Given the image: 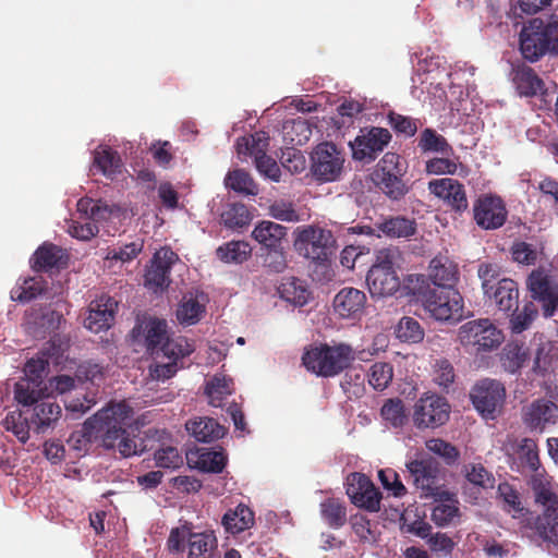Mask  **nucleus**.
Instances as JSON below:
<instances>
[{
  "label": "nucleus",
  "instance_id": "1",
  "mask_svg": "<svg viewBox=\"0 0 558 558\" xmlns=\"http://www.w3.org/2000/svg\"><path fill=\"white\" fill-rule=\"evenodd\" d=\"M534 500L544 507L541 514H530L520 524L522 535L533 541L558 544V495L545 469L531 473L527 481Z\"/></svg>",
  "mask_w": 558,
  "mask_h": 558
},
{
  "label": "nucleus",
  "instance_id": "2",
  "mask_svg": "<svg viewBox=\"0 0 558 558\" xmlns=\"http://www.w3.org/2000/svg\"><path fill=\"white\" fill-rule=\"evenodd\" d=\"M133 409L125 402H110L92 416L93 427L101 434L106 449H117L123 458L142 452L141 444L130 437L126 427L131 425Z\"/></svg>",
  "mask_w": 558,
  "mask_h": 558
},
{
  "label": "nucleus",
  "instance_id": "3",
  "mask_svg": "<svg viewBox=\"0 0 558 558\" xmlns=\"http://www.w3.org/2000/svg\"><path fill=\"white\" fill-rule=\"evenodd\" d=\"M519 48L523 59L532 63L545 54L558 56V16L526 22L520 32Z\"/></svg>",
  "mask_w": 558,
  "mask_h": 558
},
{
  "label": "nucleus",
  "instance_id": "4",
  "mask_svg": "<svg viewBox=\"0 0 558 558\" xmlns=\"http://www.w3.org/2000/svg\"><path fill=\"white\" fill-rule=\"evenodd\" d=\"M355 361V351L348 343L319 344L305 351L302 356L307 371L322 377H335Z\"/></svg>",
  "mask_w": 558,
  "mask_h": 558
},
{
  "label": "nucleus",
  "instance_id": "5",
  "mask_svg": "<svg viewBox=\"0 0 558 558\" xmlns=\"http://www.w3.org/2000/svg\"><path fill=\"white\" fill-rule=\"evenodd\" d=\"M293 235V246L298 254L315 264L327 262L335 248L332 232L318 225L300 226Z\"/></svg>",
  "mask_w": 558,
  "mask_h": 558
},
{
  "label": "nucleus",
  "instance_id": "6",
  "mask_svg": "<svg viewBox=\"0 0 558 558\" xmlns=\"http://www.w3.org/2000/svg\"><path fill=\"white\" fill-rule=\"evenodd\" d=\"M418 294L424 308L436 320L459 322L463 318V298L454 287L428 288Z\"/></svg>",
  "mask_w": 558,
  "mask_h": 558
},
{
  "label": "nucleus",
  "instance_id": "7",
  "mask_svg": "<svg viewBox=\"0 0 558 558\" xmlns=\"http://www.w3.org/2000/svg\"><path fill=\"white\" fill-rule=\"evenodd\" d=\"M412 484L420 497L433 500H448L450 493L444 488L439 463L432 457L416 459L407 463Z\"/></svg>",
  "mask_w": 558,
  "mask_h": 558
},
{
  "label": "nucleus",
  "instance_id": "8",
  "mask_svg": "<svg viewBox=\"0 0 558 558\" xmlns=\"http://www.w3.org/2000/svg\"><path fill=\"white\" fill-rule=\"evenodd\" d=\"M460 343L475 352H487L498 348L504 341L502 332L488 318L464 323L458 331Z\"/></svg>",
  "mask_w": 558,
  "mask_h": 558
},
{
  "label": "nucleus",
  "instance_id": "9",
  "mask_svg": "<svg viewBox=\"0 0 558 558\" xmlns=\"http://www.w3.org/2000/svg\"><path fill=\"white\" fill-rule=\"evenodd\" d=\"M344 157L331 142L319 143L311 154V172L322 183L338 181L343 170Z\"/></svg>",
  "mask_w": 558,
  "mask_h": 558
},
{
  "label": "nucleus",
  "instance_id": "10",
  "mask_svg": "<svg viewBox=\"0 0 558 558\" xmlns=\"http://www.w3.org/2000/svg\"><path fill=\"white\" fill-rule=\"evenodd\" d=\"M531 298L541 303L543 316L550 318L558 308V281L544 268L534 269L526 279Z\"/></svg>",
  "mask_w": 558,
  "mask_h": 558
},
{
  "label": "nucleus",
  "instance_id": "11",
  "mask_svg": "<svg viewBox=\"0 0 558 558\" xmlns=\"http://www.w3.org/2000/svg\"><path fill=\"white\" fill-rule=\"evenodd\" d=\"M470 398L483 417L495 418L505 402L506 389L500 381L485 378L474 385Z\"/></svg>",
  "mask_w": 558,
  "mask_h": 558
},
{
  "label": "nucleus",
  "instance_id": "12",
  "mask_svg": "<svg viewBox=\"0 0 558 558\" xmlns=\"http://www.w3.org/2000/svg\"><path fill=\"white\" fill-rule=\"evenodd\" d=\"M450 405L437 395L421 397L414 404L413 423L417 428H436L449 420Z\"/></svg>",
  "mask_w": 558,
  "mask_h": 558
},
{
  "label": "nucleus",
  "instance_id": "13",
  "mask_svg": "<svg viewBox=\"0 0 558 558\" xmlns=\"http://www.w3.org/2000/svg\"><path fill=\"white\" fill-rule=\"evenodd\" d=\"M389 130L379 126L361 129L360 134L351 143L352 156L360 161H374L391 142Z\"/></svg>",
  "mask_w": 558,
  "mask_h": 558
},
{
  "label": "nucleus",
  "instance_id": "14",
  "mask_svg": "<svg viewBox=\"0 0 558 558\" xmlns=\"http://www.w3.org/2000/svg\"><path fill=\"white\" fill-rule=\"evenodd\" d=\"M269 145V136L264 131H258L246 137V156L253 157V162L260 175L274 182H279L281 169L277 161L266 154Z\"/></svg>",
  "mask_w": 558,
  "mask_h": 558
},
{
  "label": "nucleus",
  "instance_id": "15",
  "mask_svg": "<svg viewBox=\"0 0 558 558\" xmlns=\"http://www.w3.org/2000/svg\"><path fill=\"white\" fill-rule=\"evenodd\" d=\"M347 495L351 502L369 512L380 509L381 494L371 478L359 472L351 473L347 480Z\"/></svg>",
  "mask_w": 558,
  "mask_h": 558
},
{
  "label": "nucleus",
  "instance_id": "16",
  "mask_svg": "<svg viewBox=\"0 0 558 558\" xmlns=\"http://www.w3.org/2000/svg\"><path fill=\"white\" fill-rule=\"evenodd\" d=\"M508 217L505 202L496 195H482L473 204V218L484 230L501 228Z\"/></svg>",
  "mask_w": 558,
  "mask_h": 558
},
{
  "label": "nucleus",
  "instance_id": "17",
  "mask_svg": "<svg viewBox=\"0 0 558 558\" xmlns=\"http://www.w3.org/2000/svg\"><path fill=\"white\" fill-rule=\"evenodd\" d=\"M179 260V256L170 247H161L158 250L147 267L144 282L145 287L154 290L166 289L169 287L170 272L172 266Z\"/></svg>",
  "mask_w": 558,
  "mask_h": 558
},
{
  "label": "nucleus",
  "instance_id": "18",
  "mask_svg": "<svg viewBox=\"0 0 558 558\" xmlns=\"http://www.w3.org/2000/svg\"><path fill=\"white\" fill-rule=\"evenodd\" d=\"M63 316L49 306L32 307L25 314V330L36 339H44L60 328Z\"/></svg>",
  "mask_w": 558,
  "mask_h": 558
},
{
  "label": "nucleus",
  "instance_id": "19",
  "mask_svg": "<svg viewBox=\"0 0 558 558\" xmlns=\"http://www.w3.org/2000/svg\"><path fill=\"white\" fill-rule=\"evenodd\" d=\"M428 190L444 201L457 214L464 213L469 207L465 187L452 178L435 179L428 182Z\"/></svg>",
  "mask_w": 558,
  "mask_h": 558
},
{
  "label": "nucleus",
  "instance_id": "20",
  "mask_svg": "<svg viewBox=\"0 0 558 558\" xmlns=\"http://www.w3.org/2000/svg\"><path fill=\"white\" fill-rule=\"evenodd\" d=\"M118 302L110 295L102 294L89 304L88 315L84 325L90 331L98 333L111 327L114 320Z\"/></svg>",
  "mask_w": 558,
  "mask_h": 558
},
{
  "label": "nucleus",
  "instance_id": "21",
  "mask_svg": "<svg viewBox=\"0 0 558 558\" xmlns=\"http://www.w3.org/2000/svg\"><path fill=\"white\" fill-rule=\"evenodd\" d=\"M167 327L165 319L149 317L137 323L132 333L135 339L143 337L147 351L158 355L161 345L168 338Z\"/></svg>",
  "mask_w": 558,
  "mask_h": 558
},
{
  "label": "nucleus",
  "instance_id": "22",
  "mask_svg": "<svg viewBox=\"0 0 558 558\" xmlns=\"http://www.w3.org/2000/svg\"><path fill=\"white\" fill-rule=\"evenodd\" d=\"M483 293L500 312L509 314L518 311L519 288L514 280L501 278L492 287V290Z\"/></svg>",
  "mask_w": 558,
  "mask_h": 558
},
{
  "label": "nucleus",
  "instance_id": "23",
  "mask_svg": "<svg viewBox=\"0 0 558 558\" xmlns=\"http://www.w3.org/2000/svg\"><path fill=\"white\" fill-rule=\"evenodd\" d=\"M366 294L355 288H342L333 299L335 312L342 318L359 319L364 313Z\"/></svg>",
  "mask_w": 558,
  "mask_h": 558
},
{
  "label": "nucleus",
  "instance_id": "24",
  "mask_svg": "<svg viewBox=\"0 0 558 558\" xmlns=\"http://www.w3.org/2000/svg\"><path fill=\"white\" fill-rule=\"evenodd\" d=\"M523 422L530 429H543L558 420V405L547 399L533 401L523 411Z\"/></svg>",
  "mask_w": 558,
  "mask_h": 558
},
{
  "label": "nucleus",
  "instance_id": "25",
  "mask_svg": "<svg viewBox=\"0 0 558 558\" xmlns=\"http://www.w3.org/2000/svg\"><path fill=\"white\" fill-rule=\"evenodd\" d=\"M63 343L60 339H51L46 343V347L38 353L36 357L29 359L24 366L23 378L33 380L38 384H43V376L47 367L49 366V359H58L62 355Z\"/></svg>",
  "mask_w": 558,
  "mask_h": 558
},
{
  "label": "nucleus",
  "instance_id": "26",
  "mask_svg": "<svg viewBox=\"0 0 558 558\" xmlns=\"http://www.w3.org/2000/svg\"><path fill=\"white\" fill-rule=\"evenodd\" d=\"M234 391L233 379L222 373L207 376L204 384V395L209 405L222 408L226 399Z\"/></svg>",
  "mask_w": 558,
  "mask_h": 558
},
{
  "label": "nucleus",
  "instance_id": "27",
  "mask_svg": "<svg viewBox=\"0 0 558 558\" xmlns=\"http://www.w3.org/2000/svg\"><path fill=\"white\" fill-rule=\"evenodd\" d=\"M190 468L207 473H220L226 465V457L222 451L208 448H197L186 453Z\"/></svg>",
  "mask_w": 558,
  "mask_h": 558
},
{
  "label": "nucleus",
  "instance_id": "28",
  "mask_svg": "<svg viewBox=\"0 0 558 558\" xmlns=\"http://www.w3.org/2000/svg\"><path fill=\"white\" fill-rule=\"evenodd\" d=\"M366 282L373 296L392 295L400 288V279L396 270H380L378 267H371Z\"/></svg>",
  "mask_w": 558,
  "mask_h": 558
},
{
  "label": "nucleus",
  "instance_id": "29",
  "mask_svg": "<svg viewBox=\"0 0 558 558\" xmlns=\"http://www.w3.org/2000/svg\"><path fill=\"white\" fill-rule=\"evenodd\" d=\"M428 277L434 288L454 287L459 279L457 265L447 256H435L428 266Z\"/></svg>",
  "mask_w": 558,
  "mask_h": 558
},
{
  "label": "nucleus",
  "instance_id": "30",
  "mask_svg": "<svg viewBox=\"0 0 558 558\" xmlns=\"http://www.w3.org/2000/svg\"><path fill=\"white\" fill-rule=\"evenodd\" d=\"M513 82L521 96H543L547 92L544 81L536 74V72L531 66H527L525 64L519 65L514 70Z\"/></svg>",
  "mask_w": 558,
  "mask_h": 558
},
{
  "label": "nucleus",
  "instance_id": "31",
  "mask_svg": "<svg viewBox=\"0 0 558 558\" xmlns=\"http://www.w3.org/2000/svg\"><path fill=\"white\" fill-rule=\"evenodd\" d=\"M48 291V281L43 277L20 278L10 291L14 302L28 303Z\"/></svg>",
  "mask_w": 558,
  "mask_h": 558
},
{
  "label": "nucleus",
  "instance_id": "32",
  "mask_svg": "<svg viewBox=\"0 0 558 558\" xmlns=\"http://www.w3.org/2000/svg\"><path fill=\"white\" fill-rule=\"evenodd\" d=\"M186 429L201 442H213L222 438L226 427L211 417H199L186 423Z\"/></svg>",
  "mask_w": 558,
  "mask_h": 558
},
{
  "label": "nucleus",
  "instance_id": "33",
  "mask_svg": "<svg viewBox=\"0 0 558 558\" xmlns=\"http://www.w3.org/2000/svg\"><path fill=\"white\" fill-rule=\"evenodd\" d=\"M378 231L391 239H409L416 233V222L414 219L404 216H393L376 222Z\"/></svg>",
  "mask_w": 558,
  "mask_h": 558
},
{
  "label": "nucleus",
  "instance_id": "34",
  "mask_svg": "<svg viewBox=\"0 0 558 558\" xmlns=\"http://www.w3.org/2000/svg\"><path fill=\"white\" fill-rule=\"evenodd\" d=\"M286 235V227L267 220L259 222L252 231L253 239L265 250L282 245Z\"/></svg>",
  "mask_w": 558,
  "mask_h": 558
},
{
  "label": "nucleus",
  "instance_id": "35",
  "mask_svg": "<svg viewBox=\"0 0 558 558\" xmlns=\"http://www.w3.org/2000/svg\"><path fill=\"white\" fill-rule=\"evenodd\" d=\"M61 407L50 398L41 399L34 408L32 423L36 425L38 433L51 427L61 416Z\"/></svg>",
  "mask_w": 558,
  "mask_h": 558
},
{
  "label": "nucleus",
  "instance_id": "36",
  "mask_svg": "<svg viewBox=\"0 0 558 558\" xmlns=\"http://www.w3.org/2000/svg\"><path fill=\"white\" fill-rule=\"evenodd\" d=\"M122 160L118 151L108 146H99L94 151L93 167L97 168L105 177L113 180L121 173Z\"/></svg>",
  "mask_w": 558,
  "mask_h": 558
},
{
  "label": "nucleus",
  "instance_id": "37",
  "mask_svg": "<svg viewBox=\"0 0 558 558\" xmlns=\"http://www.w3.org/2000/svg\"><path fill=\"white\" fill-rule=\"evenodd\" d=\"M497 494L502 499V509L512 515L513 519H519L520 522L534 514L525 508L521 501L519 492L509 483L502 482L498 485Z\"/></svg>",
  "mask_w": 558,
  "mask_h": 558
},
{
  "label": "nucleus",
  "instance_id": "38",
  "mask_svg": "<svg viewBox=\"0 0 558 558\" xmlns=\"http://www.w3.org/2000/svg\"><path fill=\"white\" fill-rule=\"evenodd\" d=\"M206 313L205 299L189 295L183 296L177 308V319L183 326H192L197 324Z\"/></svg>",
  "mask_w": 558,
  "mask_h": 558
},
{
  "label": "nucleus",
  "instance_id": "39",
  "mask_svg": "<svg viewBox=\"0 0 558 558\" xmlns=\"http://www.w3.org/2000/svg\"><path fill=\"white\" fill-rule=\"evenodd\" d=\"M277 290L281 299L295 306L305 305L311 295L306 283L296 277L283 278Z\"/></svg>",
  "mask_w": 558,
  "mask_h": 558
},
{
  "label": "nucleus",
  "instance_id": "40",
  "mask_svg": "<svg viewBox=\"0 0 558 558\" xmlns=\"http://www.w3.org/2000/svg\"><path fill=\"white\" fill-rule=\"evenodd\" d=\"M218 543L214 531L190 533L189 558H213Z\"/></svg>",
  "mask_w": 558,
  "mask_h": 558
},
{
  "label": "nucleus",
  "instance_id": "41",
  "mask_svg": "<svg viewBox=\"0 0 558 558\" xmlns=\"http://www.w3.org/2000/svg\"><path fill=\"white\" fill-rule=\"evenodd\" d=\"M63 250L52 243H44L34 254L33 268L37 271L59 268L63 263Z\"/></svg>",
  "mask_w": 558,
  "mask_h": 558
},
{
  "label": "nucleus",
  "instance_id": "42",
  "mask_svg": "<svg viewBox=\"0 0 558 558\" xmlns=\"http://www.w3.org/2000/svg\"><path fill=\"white\" fill-rule=\"evenodd\" d=\"M529 360L527 349L523 343L510 342L501 353L500 362L505 371L514 374L521 369Z\"/></svg>",
  "mask_w": 558,
  "mask_h": 558
},
{
  "label": "nucleus",
  "instance_id": "43",
  "mask_svg": "<svg viewBox=\"0 0 558 558\" xmlns=\"http://www.w3.org/2000/svg\"><path fill=\"white\" fill-rule=\"evenodd\" d=\"M41 392L40 384L25 378H21L14 386V399L22 405H36L41 400Z\"/></svg>",
  "mask_w": 558,
  "mask_h": 558
},
{
  "label": "nucleus",
  "instance_id": "44",
  "mask_svg": "<svg viewBox=\"0 0 558 558\" xmlns=\"http://www.w3.org/2000/svg\"><path fill=\"white\" fill-rule=\"evenodd\" d=\"M518 459L523 468H526L531 473L542 470L538 447L535 440L531 438H523L518 445L517 449Z\"/></svg>",
  "mask_w": 558,
  "mask_h": 558
},
{
  "label": "nucleus",
  "instance_id": "45",
  "mask_svg": "<svg viewBox=\"0 0 558 558\" xmlns=\"http://www.w3.org/2000/svg\"><path fill=\"white\" fill-rule=\"evenodd\" d=\"M375 183L390 199L399 201L408 193V186L402 180L403 174L374 175Z\"/></svg>",
  "mask_w": 558,
  "mask_h": 558
},
{
  "label": "nucleus",
  "instance_id": "46",
  "mask_svg": "<svg viewBox=\"0 0 558 558\" xmlns=\"http://www.w3.org/2000/svg\"><path fill=\"white\" fill-rule=\"evenodd\" d=\"M418 147L423 151L439 153L444 156H450L453 153V149L447 140L433 129H425L421 133Z\"/></svg>",
  "mask_w": 558,
  "mask_h": 558
},
{
  "label": "nucleus",
  "instance_id": "47",
  "mask_svg": "<svg viewBox=\"0 0 558 558\" xmlns=\"http://www.w3.org/2000/svg\"><path fill=\"white\" fill-rule=\"evenodd\" d=\"M380 414L393 427H402L408 421L404 403L398 398L386 400L381 407Z\"/></svg>",
  "mask_w": 558,
  "mask_h": 558
},
{
  "label": "nucleus",
  "instance_id": "48",
  "mask_svg": "<svg viewBox=\"0 0 558 558\" xmlns=\"http://www.w3.org/2000/svg\"><path fill=\"white\" fill-rule=\"evenodd\" d=\"M452 496L453 495L450 493L448 500H438L439 504L434 507L432 511V520L437 526L444 527L450 524L452 520L458 517V501L453 500Z\"/></svg>",
  "mask_w": 558,
  "mask_h": 558
},
{
  "label": "nucleus",
  "instance_id": "49",
  "mask_svg": "<svg viewBox=\"0 0 558 558\" xmlns=\"http://www.w3.org/2000/svg\"><path fill=\"white\" fill-rule=\"evenodd\" d=\"M322 515L331 527H341L347 521L345 507L337 499H326L320 505Z\"/></svg>",
  "mask_w": 558,
  "mask_h": 558
},
{
  "label": "nucleus",
  "instance_id": "50",
  "mask_svg": "<svg viewBox=\"0 0 558 558\" xmlns=\"http://www.w3.org/2000/svg\"><path fill=\"white\" fill-rule=\"evenodd\" d=\"M510 328L513 333H521L529 329L538 315V310L533 302H526L519 312H511Z\"/></svg>",
  "mask_w": 558,
  "mask_h": 558
},
{
  "label": "nucleus",
  "instance_id": "51",
  "mask_svg": "<svg viewBox=\"0 0 558 558\" xmlns=\"http://www.w3.org/2000/svg\"><path fill=\"white\" fill-rule=\"evenodd\" d=\"M393 367L386 362H377L372 365L368 372V383L376 390H384L391 383Z\"/></svg>",
  "mask_w": 558,
  "mask_h": 558
},
{
  "label": "nucleus",
  "instance_id": "52",
  "mask_svg": "<svg viewBox=\"0 0 558 558\" xmlns=\"http://www.w3.org/2000/svg\"><path fill=\"white\" fill-rule=\"evenodd\" d=\"M144 248V241L142 239H137L133 242L126 243L119 247L108 248L106 259L107 260H116L121 263H128L133 260L138 256V254Z\"/></svg>",
  "mask_w": 558,
  "mask_h": 558
},
{
  "label": "nucleus",
  "instance_id": "53",
  "mask_svg": "<svg viewBox=\"0 0 558 558\" xmlns=\"http://www.w3.org/2000/svg\"><path fill=\"white\" fill-rule=\"evenodd\" d=\"M397 337L405 342L417 343L424 338L420 323L412 317H402L397 326Z\"/></svg>",
  "mask_w": 558,
  "mask_h": 558
},
{
  "label": "nucleus",
  "instance_id": "54",
  "mask_svg": "<svg viewBox=\"0 0 558 558\" xmlns=\"http://www.w3.org/2000/svg\"><path fill=\"white\" fill-rule=\"evenodd\" d=\"M154 460L162 469L175 470L183 465V457L174 446H161L155 451Z\"/></svg>",
  "mask_w": 558,
  "mask_h": 558
},
{
  "label": "nucleus",
  "instance_id": "55",
  "mask_svg": "<svg viewBox=\"0 0 558 558\" xmlns=\"http://www.w3.org/2000/svg\"><path fill=\"white\" fill-rule=\"evenodd\" d=\"M159 352L169 360L178 363V360L190 355L193 352V349L187 340L182 337L177 339H170L168 337Z\"/></svg>",
  "mask_w": 558,
  "mask_h": 558
},
{
  "label": "nucleus",
  "instance_id": "56",
  "mask_svg": "<svg viewBox=\"0 0 558 558\" xmlns=\"http://www.w3.org/2000/svg\"><path fill=\"white\" fill-rule=\"evenodd\" d=\"M94 430L92 417H89L80 429L71 433L68 445L78 452L86 451L92 444Z\"/></svg>",
  "mask_w": 558,
  "mask_h": 558
},
{
  "label": "nucleus",
  "instance_id": "57",
  "mask_svg": "<svg viewBox=\"0 0 558 558\" xmlns=\"http://www.w3.org/2000/svg\"><path fill=\"white\" fill-rule=\"evenodd\" d=\"M464 474L466 480L480 487L492 488L495 483V478L490 472L481 463H470L464 465Z\"/></svg>",
  "mask_w": 558,
  "mask_h": 558
},
{
  "label": "nucleus",
  "instance_id": "58",
  "mask_svg": "<svg viewBox=\"0 0 558 558\" xmlns=\"http://www.w3.org/2000/svg\"><path fill=\"white\" fill-rule=\"evenodd\" d=\"M388 123L396 133L402 134L407 137L415 135L418 129V120L408 116L390 111L388 113Z\"/></svg>",
  "mask_w": 558,
  "mask_h": 558
},
{
  "label": "nucleus",
  "instance_id": "59",
  "mask_svg": "<svg viewBox=\"0 0 558 558\" xmlns=\"http://www.w3.org/2000/svg\"><path fill=\"white\" fill-rule=\"evenodd\" d=\"M221 524L227 534L236 535L244 531V504H239L234 509H229L221 519Z\"/></svg>",
  "mask_w": 558,
  "mask_h": 558
},
{
  "label": "nucleus",
  "instance_id": "60",
  "mask_svg": "<svg viewBox=\"0 0 558 558\" xmlns=\"http://www.w3.org/2000/svg\"><path fill=\"white\" fill-rule=\"evenodd\" d=\"M243 245L242 241H230L216 250V256L226 264H242L244 260Z\"/></svg>",
  "mask_w": 558,
  "mask_h": 558
},
{
  "label": "nucleus",
  "instance_id": "61",
  "mask_svg": "<svg viewBox=\"0 0 558 558\" xmlns=\"http://www.w3.org/2000/svg\"><path fill=\"white\" fill-rule=\"evenodd\" d=\"M262 256L264 267L270 272L280 274L288 267V260L282 245L266 250V253L262 254Z\"/></svg>",
  "mask_w": 558,
  "mask_h": 558
},
{
  "label": "nucleus",
  "instance_id": "62",
  "mask_svg": "<svg viewBox=\"0 0 558 558\" xmlns=\"http://www.w3.org/2000/svg\"><path fill=\"white\" fill-rule=\"evenodd\" d=\"M426 448L430 452L441 457L449 465L456 463L460 456L459 450L453 445L439 438L426 441Z\"/></svg>",
  "mask_w": 558,
  "mask_h": 558
},
{
  "label": "nucleus",
  "instance_id": "63",
  "mask_svg": "<svg viewBox=\"0 0 558 558\" xmlns=\"http://www.w3.org/2000/svg\"><path fill=\"white\" fill-rule=\"evenodd\" d=\"M3 425L7 430H11L16 438L25 444L29 438V426L26 420L22 418L21 413H10L3 420Z\"/></svg>",
  "mask_w": 558,
  "mask_h": 558
},
{
  "label": "nucleus",
  "instance_id": "64",
  "mask_svg": "<svg viewBox=\"0 0 558 558\" xmlns=\"http://www.w3.org/2000/svg\"><path fill=\"white\" fill-rule=\"evenodd\" d=\"M378 478L384 488L391 492L395 497H402L407 494V488L395 470H379Z\"/></svg>",
  "mask_w": 558,
  "mask_h": 558
}]
</instances>
